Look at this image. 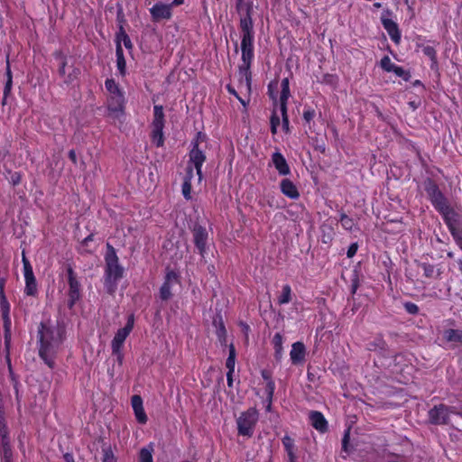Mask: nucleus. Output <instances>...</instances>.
Returning a JSON list of instances; mask_svg holds the SVG:
<instances>
[{"mask_svg":"<svg viewBox=\"0 0 462 462\" xmlns=\"http://www.w3.org/2000/svg\"><path fill=\"white\" fill-rule=\"evenodd\" d=\"M38 336L40 342L39 355L49 367H52L54 355L63 341V329L42 322L39 326Z\"/></svg>","mask_w":462,"mask_h":462,"instance_id":"nucleus-1","label":"nucleus"},{"mask_svg":"<svg viewBox=\"0 0 462 462\" xmlns=\"http://www.w3.org/2000/svg\"><path fill=\"white\" fill-rule=\"evenodd\" d=\"M124 269L118 263V257L112 245L107 244V252L106 254V282L116 284L122 278Z\"/></svg>","mask_w":462,"mask_h":462,"instance_id":"nucleus-2","label":"nucleus"},{"mask_svg":"<svg viewBox=\"0 0 462 462\" xmlns=\"http://www.w3.org/2000/svg\"><path fill=\"white\" fill-rule=\"evenodd\" d=\"M164 113L162 106L156 105L153 106V120L152 123V141L157 146L161 147L164 143L163 128H164Z\"/></svg>","mask_w":462,"mask_h":462,"instance_id":"nucleus-3","label":"nucleus"},{"mask_svg":"<svg viewBox=\"0 0 462 462\" xmlns=\"http://www.w3.org/2000/svg\"><path fill=\"white\" fill-rule=\"evenodd\" d=\"M258 420V412L255 409L251 408L243 412L237 419L238 433L243 436L251 437L254 429Z\"/></svg>","mask_w":462,"mask_h":462,"instance_id":"nucleus-4","label":"nucleus"},{"mask_svg":"<svg viewBox=\"0 0 462 462\" xmlns=\"http://www.w3.org/2000/svg\"><path fill=\"white\" fill-rule=\"evenodd\" d=\"M425 189L436 209L444 216L450 208L439 187L433 181L429 180L426 184Z\"/></svg>","mask_w":462,"mask_h":462,"instance_id":"nucleus-5","label":"nucleus"},{"mask_svg":"<svg viewBox=\"0 0 462 462\" xmlns=\"http://www.w3.org/2000/svg\"><path fill=\"white\" fill-rule=\"evenodd\" d=\"M67 276H68V282H69V300H68V306L69 309H72L75 303L80 299L81 297V285L79 281L78 280L76 273L73 271L71 265L68 264L66 267Z\"/></svg>","mask_w":462,"mask_h":462,"instance_id":"nucleus-6","label":"nucleus"},{"mask_svg":"<svg viewBox=\"0 0 462 462\" xmlns=\"http://www.w3.org/2000/svg\"><path fill=\"white\" fill-rule=\"evenodd\" d=\"M454 408L444 404L435 405L429 411V420L435 425L448 424L450 413H454Z\"/></svg>","mask_w":462,"mask_h":462,"instance_id":"nucleus-7","label":"nucleus"},{"mask_svg":"<svg viewBox=\"0 0 462 462\" xmlns=\"http://www.w3.org/2000/svg\"><path fill=\"white\" fill-rule=\"evenodd\" d=\"M125 97L122 94L110 95L107 100L108 116L120 118L124 115Z\"/></svg>","mask_w":462,"mask_h":462,"instance_id":"nucleus-8","label":"nucleus"},{"mask_svg":"<svg viewBox=\"0 0 462 462\" xmlns=\"http://www.w3.org/2000/svg\"><path fill=\"white\" fill-rule=\"evenodd\" d=\"M134 327V318L131 316L126 323V325L118 329L116 336L112 340V352H118L121 349L125 340L130 334L131 330Z\"/></svg>","mask_w":462,"mask_h":462,"instance_id":"nucleus-9","label":"nucleus"},{"mask_svg":"<svg viewBox=\"0 0 462 462\" xmlns=\"http://www.w3.org/2000/svg\"><path fill=\"white\" fill-rule=\"evenodd\" d=\"M443 217L451 235H462V214L450 208Z\"/></svg>","mask_w":462,"mask_h":462,"instance_id":"nucleus-10","label":"nucleus"},{"mask_svg":"<svg viewBox=\"0 0 462 462\" xmlns=\"http://www.w3.org/2000/svg\"><path fill=\"white\" fill-rule=\"evenodd\" d=\"M205 161L206 155L201 150H199L198 142H194L193 147L189 152V163H191V166L196 169L199 180L202 178L201 168Z\"/></svg>","mask_w":462,"mask_h":462,"instance_id":"nucleus-11","label":"nucleus"},{"mask_svg":"<svg viewBox=\"0 0 462 462\" xmlns=\"http://www.w3.org/2000/svg\"><path fill=\"white\" fill-rule=\"evenodd\" d=\"M172 5L163 3L155 4L151 9L150 14L153 22L158 23L162 20H170L171 18Z\"/></svg>","mask_w":462,"mask_h":462,"instance_id":"nucleus-12","label":"nucleus"},{"mask_svg":"<svg viewBox=\"0 0 462 462\" xmlns=\"http://www.w3.org/2000/svg\"><path fill=\"white\" fill-rule=\"evenodd\" d=\"M177 282V273L174 271H169L165 276V281L160 289V297L162 300H168L171 298V286Z\"/></svg>","mask_w":462,"mask_h":462,"instance_id":"nucleus-13","label":"nucleus"},{"mask_svg":"<svg viewBox=\"0 0 462 462\" xmlns=\"http://www.w3.org/2000/svg\"><path fill=\"white\" fill-rule=\"evenodd\" d=\"M0 309L4 321L5 337V341L7 342L8 337H10L11 319L9 317L10 304L5 295H0Z\"/></svg>","mask_w":462,"mask_h":462,"instance_id":"nucleus-14","label":"nucleus"},{"mask_svg":"<svg viewBox=\"0 0 462 462\" xmlns=\"http://www.w3.org/2000/svg\"><path fill=\"white\" fill-rule=\"evenodd\" d=\"M241 37H254V23L249 10L246 8V14L240 17Z\"/></svg>","mask_w":462,"mask_h":462,"instance_id":"nucleus-15","label":"nucleus"},{"mask_svg":"<svg viewBox=\"0 0 462 462\" xmlns=\"http://www.w3.org/2000/svg\"><path fill=\"white\" fill-rule=\"evenodd\" d=\"M193 237L197 248L202 254L205 251L206 243L208 239V232L206 228L201 226H195L193 229Z\"/></svg>","mask_w":462,"mask_h":462,"instance_id":"nucleus-16","label":"nucleus"},{"mask_svg":"<svg viewBox=\"0 0 462 462\" xmlns=\"http://www.w3.org/2000/svg\"><path fill=\"white\" fill-rule=\"evenodd\" d=\"M306 347L302 342H295L291 346L290 353L291 360L293 365L301 364L305 360Z\"/></svg>","mask_w":462,"mask_h":462,"instance_id":"nucleus-17","label":"nucleus"},{"mask_svg":"<svg viewBox=\"0 0 462 462\" xmlns=\"http://www.w3.org/2000/svg\"><path fill=\"white\" fill-rule=\"evenodd\" d=\"M382 23L383 28L387 31L392 41L398 44L401 41V33L397 23L392 19L383 17H382Z\"/></svg>","mask_w":462,"mask_h":462,"instance_id":"nucleus-18","label":"nucleus"},{"mask_svg":"<svg viewBox=\"0 0 462 462\" xmlns=\"http://www.w3.org/2000/svg\"><path fill=\"white\" fill-rule=\"evenodd\" d=\"M132 407L138 422L144 424L147 421V416L143 407V399L140 395H134L131 400Z\"/></svg>","mask_w":462,"mask_h":462,"instance_id":"nucleus-19","label":"nucleus"},{"mask_svg":"<svg viewBox=\"0 0 462 462\" xmlns=\"http://www.w3.org/2000/svg\"><path fill=\"white\" fill-rule=\"evenodd\" d=\"M272 162L281 175H288L291 172L290 167L286 162L284 156L279 152H275L272 155Z\"/></svg>","mask_w":462,"mask_h":462,"instance_id":"nucleus-20","label":"nucleus"},{"mask_svg":"<svg viewBox=\"0 0 462 462\" xmlns=\"http://www.w3.org/2000/svg\"><path fill=\"white\" fill-rule=\"evenodd\" d=\"M311 425L319 431L325 432L328 430V422L319 411H313L310 412Z\"/></svg>","mask_w":462,"mask_h":462,"instance_id":"nucleus-21","label":"nucleus"},{"mask_svg":"<svg viewBox=\"0 0 462 462\" xmlns=\"http://www.w3.org/2000/svg\"><path fill=\"white\" fill-rule=\"evenodd\" d=\"M282 192L291 199H296L300 197V193L291 180L289 179H283L281 181Z\"/></svg>","mask_w":462,"mask_h":462,"instance_id":"nucleus-22","label":"nucleus"},{"mask_svg":"<svg viewBox=\"0 0 462 462\" xmlns=\"http://www.w3.org/2000/svg\"><path fill=\"white\" fill-rule=\"evenodd\" d=\"M281 88H282V91H281L280 100H279L280 109H281V112H284L285 108H287V101L291 96L290 83H289L288 78H284L282 80Z\"/></svg>","mask_w":462,"mask_h":462,"instance_id":"nucleus-23","label":"nucleus"},{"mask_svg":"<svg viewBox=\"0 0 462 462\" xmlns=\"http://www.w3.org/2000/svg\"><path fill=\"white\" fill-rule=\"evenodd\" d=\"M443 337L448 342L462 343V330L448 328L443 332Z\"/></svg>","mask_w":462,"mask_h":462,"instance_id":"nucleus-24","label":"nucleus"},{"mask_svg":"<svg viewBox=\"0 0 462 462\" xmlns=\"http://www.w3.org/2000/svg\"><path fill=\"white\" fill-rule=\"evenodd\" d=\"M273 345L274 348V357L277 361H280L282 357V336L280 333H276L273 338Z\"/></svg>","mask_w":462,"mask_h":462,"instance_id":"nucleus-25","label":"nucleus"},{"mask_svg":"<svg viewBox=\"0 0 462 462\" xmlns=\"http://www.w3.org/2000/svg\"><path fill=\"white\" fill-rule=\"evenodd\" d=\"M0 453L3 456L4 461H8L12 458V449L10 446L9 437L0 438Z\"/></svg>","mask_w":462,"mask_h":462,"instance_id":"nucleus-26","label":"nucleus"},{"mask_svg":"<svg viewBox=\"0 0 462 462\" xmlns=\"http://www.w3.org/2000/svg\"><path fill=\"white\" fill-rule=\"evenodd\" d=\"M116 55L117 69L120 71L121 75H125L126 63H125V60L124 57V51H123L120 42H117V44H116Z\"/></svg>","mask_w":462,"mask_h":462,"instance_id":"nucleus-27","label":"nucleus"},{"mask_svg":"<svg viewBox=\"0 0 462 462\" xmlns=\"http://www.w3.org/2000/svg\"><path fill=\"white\" fill-rule=\"evenodd\" d=\"M24 292L28 296H35L36 295V293H37V282H36V279H35L34 275L31 276V277L25 278Z\"/></svg>","mask_w":462,"mask_h":462,"instance_id":"nucleus-28","label":"nucleus"},{"mask_svg":"<svg viewBox=\"0 0 462 462\" xmlns=\"http://www.w3.org/2000/svg\"><path fill=\"white\" fill-rule=\"evenodd\" d=\"M235 363H236V349L235 346L231 344L229 346V355L226 362V366L231 373L235 371Z\"/></svg>","mask_w":462,"mask_h":462,"instance_id":"nucleus-29","label":"nucleus"},{"mask_svg":"<svg viewBox=\"0 0 462 462\" xmlns=\"http://www.w3.org/2000/svg\"><path fill=\"white\" fill-rule=\"evenodd\" d=\"M22 262H23V264L24 279L27 278V277L33 276L34 274H33L32 267L29 260L27 259L24 251H23V253H22Z\"/></svg>","mask_w":462,"mask_h":462,"instance_id":"nucleus-30","label":"nucleus"},{"mask_svg":"<svg viewBox=\"0 0 462 462\" xmlns=\"http://www.w3.org/2000/svg\"><path fill=\"white\" fill-rule=\"evenodd\" d=\"M250 67H251V65H249V64L247 65V67H246V64H241L239 66V75H240L241 79L245 78L246 85L248 87H250V84H251Z\"/></svg>","mask_w":462,"mask_h":462,"instance_id":"nucleus-31","label":"nucleus"},{"mask_svg":"<svg viewBox=\"0 0 462 462\" xmlns=\"http://www.w3.org/2000/svg\"><path fill=\"white\" fill-rule=\"evenodd\" d=\"M140 462H152V448H143L139 453Z\"/></svg>","mask_w":462,"mask_h":462,"instance_id":"nucleus-32","label":"nucleus"},{"mask_svg":"<svg viewBox=\"0 0 462 462\" xmlns=\"http://www.w3.org/2000/svg\"><path fill=\"white\" fill-rule=\"evenodd\" d=\"M291 287L286 284L282 287V292L281 296L278 299L279 304H286L291 301Z\"/></svg>","mask_w":462,"mask_h":462,"instance_id":"nucleus-33","label":"nucleus"},{"mask_svg":"<svg viewBox=\"0 0 462 462\" xmlns=\"http://www.w3.org/2000/svg\"><path fill=\"white\" fill-rule=\"evenodd\" d=\"M106 88L107 89L110 95L122 94L117 84L114 79L106 80Z\"/></svg>","mask_w":462,"mask_h":462,"instance_id":"nucleus-34","label":"nucleus"},{"mask_svg":"<svg viewBox=\"0 0 462 462\" xmlns=\"http://www.w3.org/2000/svg\"><path fill=\"white\" fill-rule=\"evenodd\" d=\"M246 8L249 10V14L252 13V6L245 3L244 0H237L236 2V9L240 15V17L243 16V14H246Z\"/></svg>","mask_w":462,"mask_h":462,"instance_id":"nucleus-35","label":"nucleus"},{"mask_svg":"<svg viewBox=\"0 0 462 462\" xmlns=\"http://www.w3.org/2000/svg\"><path fill=\"white\" fill-rule=\"evenodd\" d=\"M420 267L422 269L424 276L427 278H432L435 274V267L432 264L422 263H420Z\"/></svg>","mask_w":462,"mask_h":462,"instance_id":"nucleus-36","label":"nucleus"},{"mask_svg":"<svg viewBox=\"0 0 462 462\" xmlns=\"http://www.w3.org/2000/svg\"><path fill=\"white\" fill-rule=\"evenodd\" d=\"M340 223L346 230H349V231H351L355 226L353 219L350 218L348 216H346L344 213L341 214Z\"/></svg>","mask_w":462,"mask_h":462,"instance_id":"nucleus-37","label":"nucleus"},{"mask_svg":"<svg viewBox=\"0 0 462 462\" xmlns=\"http://www.w3.org/2000/svg\"><path fill=\"white\" fill-rule=\"evenodd\" d=\"M274 389H275L274 382L273 380H269V382L266 383V386H265V393H266L267 399L269 401V406L271 405V402H272V400L273 397Z\"/></svg>","mask_w":462,"mask_h":462,"instance_id":"nucleus-38","label":"nucleus"},{"mask_svg":"<svg viewBox=\"0 0 462 462\" xmlns=\"http://www.w3.org/2000/svg\"><path fill=\"white\" fill-rule=\"evenodd\" d=\"M242 51V64L251 65L254 58V50H241Z\"/></svg>","mask_w":462,"mask_h":462,"instance_id":"nucleus-39","label":"nucleus"},{"mask_svg":"<svg viewBox=\"0 0 462 462\" xmlns=\"http://www.w3.org/2000/svg\"><path fill=\"white\" fill-rule=\"evenodd\" d=\"M395 66H396V65H395V64H393V63L391 61V59H390L388 56H384V57L381 60V67H382L385 71L392 72Z\"/></svg>","mask_w":462,"mask_h":462,"instance_id":"nucleus-40","label":"nucleus"},{"mask_svg":"<svg viewBox=\"0 0 462 462\" xmlns=\"http://www.w3.org/2000/svg\"><path fill=\"white\" fill-rule=\"evenodd\" d=\"M423 53L428 56L434 64L437 63L436 51L432 46H425L422 49Z\"/></svg>","mask_w":462,"mask_h":462,"instance_id":"nucleus-41","label":"nucleus"},{"mask_svg":"<svg viewBox=\"0 0 462 462\" xmlns=\"http://www.w3.org/2000/svg\"><path fill=\"white\" fill-rule=\"evenodd\" d=\"M254 37H242L241 50H254Z\"/></svg>","mask_w":462,"mask_h":462,"instance_id":"nucleus-42","label":"nucleus"},{"mask_svg":"<svg viewBox=\"0 0 462 462\" xmlns=\"http://www.w3.org/2000/svg\"><path fill=\"white\" fill-rule=\"evenodd\" d=\"M282 441L286 452L295 449L294 440L290 436L285 435L282 438Z\"/></svg>","mask_w":462,"mask_h":462,"instance_id":"nucleus-43","label":"nucleus"},{"mask_svg":"<svg viewBox=\"0 0 462 462\" xmlns=\"http://www.w3.org/2000/svg\"><path fill=\"white\" fill-rule=\"evenodd\" d=\"M271 132L273 134L277 133V127L280 125V117L276 115L275 112L273 113L271 116Z\"/></svg>","mask_w":462,"mask_h":462,"instance_id":"nucleus-44","label":"nucleus"},{"mask_svg":"<svg viewBox=\"0 0 462 462\" xmlns=\"http://www.w3.org/2000/svg\"><path fill=\"white\" fill-rule=\"evenodd\" d=\"M392 72L395 73V75L402 78L406 81L409 80L411 77L408 71L404 70L402 67L399 66H395Z\"/></svg>","mask_w":462,"mask_h":462,"instance_id":"nucleus-45","label":"nucleus"},{"mask_svg":"<svg viewBox=\"0 0 462 462\" xmlns=\"http://www.w3.org/2000/svg\"><path fill=\"white\" fill-rule=\"evenodd\" d=\"M182 195L186 199H189L190 192H191V183H189V180H184L181 187Z\"/></svg>","mask_w":462,"mask_h":462,"instance_id":"nucleus-46","label":"nucleus"},{"mask_svg":"<svg viewBox=\"0 0 462 462\" xmlns=\"http://www.w3.org/2000/svg\"><path fill=\"white\" fill-rule=\"evenodd\" d=\"M8 436V429L5 423V420L4 416L0 413V438H7Z\"/></svg>","mask_w":462,"mask_h":462,"instance_id":"nucleus-47","label":"nucleus"},{"mask_svg":"<svg viewBox=\"0 0 462 462\" xmlns=\"http://www.w3.org/2000/svg\"><path fill=\"white\" fill-rule=\"evenodd\" d=\"M103 461L102 462H116V459L110 448L103 449Z\"/></svg>","mask_w":462,"mask_h":462,"instance_id":"nucleus-48","label":"nucleus"},{"mask_svg":"<svg viewBox=\"0 0 462 462\" xmlns=\"http://www.w3.org/2000/svg\"><path fill=\"white\" fill-rule=\"evenodd\" d=\"M349 438H350V430L347 429L345 431V434H344V437L342 439V450L345 451L346 453H348L350 451V449L348 448Z\"/></svg>","mask_w":462,"mask_h":462,"instance_id":"nucleus-49","label":"nucleus"},{"mask_svg":"<svg viewBox=\"0 0 462 462\" xmlns=\"http://www.w3.org/2000/svg\"><path fill=\"white\" fill-rule=\"evenodd\" d=\"M120 35L122 37V40H123V42H124V45L126 49H131L132 48V42H131V40L129 38V36L125 33V32L124 31V28L123 26H120Z\"/></svg>","mask_w":462,"mask_h":462,"instance_id":"nucleus-50","label":"nucleus"},{"mask_svg":"<svg viewBox=\"0 0 462 462\" xmlns=\"http://www.w3.org/2000/svg\"><path fill=\"white\" fill-rule=\"evenodd\" d=\"M278 83L277 82H271L268 86V94L270 97L273 100L274 104H277V97L274 94L273 88H277Z\"/></svg>","mask_w":462,"mask_h":462,"instance_id":"nucleus-51","label":"nucleus"},{"mask_svg":"<svg viewBox=\"0 0 462 462\" xmlns=\"http://www.w3.org/2000/svg\"><path fill=\"white\" fill-rule=\"evenodd\" d=\"M404 307L410 314H417L419 312V307L412 302L405 303Z\"/></svg>","mask_w":462,"mask_h":462,"instance_id":"nucleus-52","label":"nucleus"},{"mask_svg":"<svg viewBox=\"0 0 462 462\" xmlns=\"http://www.w3.org/2000/svg\"><path fill=\"white\" fill-rule=\"evenodd\" d=\"M79 74V69H72V72L69 73L67 79H65V82L66 83H70L72 82L76 78L77 76Z\"/></svg>","mask_w":462,"mask_h":462,"instance_id":"nucleus-53","label":"nucleus"},{"mask_svg":"<svg viewBox=\"0 0 462 462\" xmlns=\"http://www.w3.org/2000/svg\"><path fill=\"white\" fill-rule=\"evenodd\" d=\"M12 84H13V81L10 80V79H6V83H5V89H4V99H3V104H5V98L7 97V95L10 93L11 91V88H12Z\"/></svg>","mask_w":462,"mask_h":462,"instance_id":"nucleus-54","label":"nucleus"},{"mask_svg":"<svg viewBox=\"0 0 462 462\" xmlns=\"http://www.w3.org/2000/svg\"><path fill=\"white\" fill-rule=\"evenodd\" d=\"M193 166L188 165L186 168V175L184 177V180H189V183H191V180L193 178Z\"/></svg>","mask_w":462,"mask_h":462,"instance_id":"nucleus-55","label":"nucleus"},{"mask_svg":"<svg viewBox=\"0 0 462 462\" xmlns=\"http://www.w3.org/2000/svg\"><path fill=\"white\" fill-rule=\"evenodd\" d=\"M282 126L285 130L289 129V118L287 115V108H285L284 112H282Z\"/></svg>","mask_w":462,"mask_h":462,"instance_id":"nucleus-56","label":"nucleus"},{"mask_svg":"<svg viewBox=\"0 0 462 462\" xmlns=\"http://www.w3.org/2000/svg\"><path fill=\"white\" fill-rule=\"evenodd\" d=\"M356 251H357V245L352 244L346 252L347 257H349V258L353 257L356 254Z\"/></svg>","mask_w":462,"mask_h":462,"instance_id":"nucleus-57","label":"nucleus"},{"mask_svg":"<svg viewBox=\"0 0 462 462\" xmlns=\"http://www.w3.org/2000/svg\"><path fill=\"white\" fill-rule=\"evenodd\" d=\"M315 116V112L314 110H307L303 113V117L304 119L307 121V122H310V120L313 119Z\"/></svg>","mask_w":462,"mask_h":462,"instance_id":"nucleus-58","label":"nucleus"},{"mask_svg":"<svg viewBox=\"0 0 462 462\" xmlns=\"http://www.w3.org/2000/svg\"><path fill=\"white\" fill-rule=\"evenodd\" d=\"M66 66H67V62L61 58L60 65V69H59V73L60 76L64 77L66 75Z\"/></svg>","mask_w":462,"mask_h":462,"instance_id":"nucleus-59","label":"nucleus"},{"mask_svg":"<svg viewBox=\"0 0 462 462\" xmlns=\"http://www.w3.org/2000/svg\"><path fill=\"white\" fill-rule=\"evenodd\" d=\"M21 179H20V175L17 174V173H14L12 175L11 177V181L14 185H17L19 182H20Z\"/></svg>","mask_w":462,"mask_h":462,"instance_id":"nucleus-60","label":"nucleus"},{"mask_svg":"<svg viewBox=\"0 0 462 462\" xmlns=\"http://www.w3.org/2000/svg\"><path fill=\"white\" fill-rule=\"evenodd\" d=\"M69 158L72 161L74 164H77V155L74 150H70L69 152Z\"/></svg>","mask_w":462,"mask_h":462,"instance_id":"nucleus-61","label":"nucleus"},{"mask_svg":"<svg viewBox=\"0 0 462 462\" xmlns=\"http://www.w3.org/2000/svg\"><path fill=\"white\" fill-rule=\"evenodd\" d=\"M452 236H453L454 239L456 240V242L457 243V245L462 249V234L461 235H457L456 233L455 235H452Z\"/></svg>","mask_w":462,"mask_h":462,"instance_id":"nucleus-62","label":"nucleus"},{"mask_svg":"<svg viewBox=\"0 0 462 462\" xmlns=\"http://www.w3.org/2000/svg\"><path fill=\"white\" fill-rule=\"evenodd\" d=\"M262 377L266 381V382H269V380H272V377H271V374L266 371V370H263L262 371Z\"/></svg>","mask_w":462,"mask_h":462,"instance_id":"nucleus-63","label":"nucleus"},{"mask_svg":"<svg viewBox=\"0 0 462 462\" xmlns=\"http://www.w3.org/2000/svg\"><path fill=\"white\" fill-rule=\"evenodd\" d=\"M64 459L66 462H74V457L70 453H66L64 455Z\"/></svg>","mask_w":462,"mask_h":462,"instance_id":"nucleus-64","label":"nucleus"}]
</instances>
